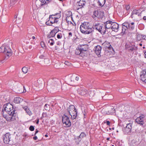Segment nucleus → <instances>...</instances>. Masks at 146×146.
I'll use <instances>...</instances> for the list:
<instances>
[{"instance_id":"1","label":"nucleus","mask_w":146,"mask_h":146,"mask_svg":"<svg viewBox=\"0 0 146 146\" xmlns=\"http://www.w3.org/2000/svg\"><path fill=\"white\" fill-rule=\"evenodd\" d=\"M94 25L90 22H84L80 26L81 32L84 34H89L94 31Z\"/></svg>"},{"instance_id":"2","label":"nucleus","mask_w":146,"mask_h":146,"mask_svg":"<svg viewBox=\"0 0 146 146\" xmlns=\"http://www.w3.org/2000/svg\"><path fill=\"white\" fill-rule=\"evenodd\" d=\"M88 50L87 44H80L75 50V54L82 57H84L87 55V52Z\"/></svg>"},{"instance_id":"3","label":"nucleus","mask_w":146,"mask_h":146,"mask_svg":"<svg viewBox=\"0 0 146 146\" xmlns=\"http://www.w3.org/2000/svg\"><path fill=\"white\" fill-rule=\"evenodd\" d=\"M60 13L61 12L59 11L58 13L50 15L49 19L46 22V24L49 26H52L53 24L57 23L58 21V19L61 17Z\"/></svg>"},{"instance_id":"4","label":"nucleus","mask_w":146,"mask_h":146,"mask_svg":"<svg viewBox=\"0 0 146 146\" xmlns=\"http://www.w3.org/2000/svg\"><path fill=\"white\" fill-rule=\"evenodd\" d=\"M121 32L123 34L127 33L128 29L130 31L133 30L135 28V23L133 22H130L127 21H125L122 25Z\"/></svg>"},{"instance_id":"5","label":"nucleus","mask_w":146,"mask_h":146,"mask_svg":"<svg viewBox=\"0 0 146 146\" xmlns=\"http://www.w3.org/2000/svg\"><path fill=\"white\" fill-rule=\"evenodd\" d=\"M0 52L4 53L5 55L3 57L7 59L11 56L12 52L9 46L3 45L0 47Z\"/></svg>"},{"instance_id":"6","label":"nucleus","mask_w":146,"mask_h":146,"mask_svg":"<svg viewBox=\"0 0 146 146\" xmlns=\"http://www.w3.org/2000/svg\"><path fill=\"white\" fill-rule=\"evenodd\" d=\"M69 114L71 116L72 119H74L76 118L77 116V113L75 107L74 105H70L67 110Z\"/></svg>"},{"instance_id":"7","label":"nucleus","mask_w":146,"mask_h":146,"mask_svg":"<svg viewBox=\"0 0 146 146\" xmlns=\"http://www.w3.org/2000/svg\"><path fill=\"white\" fill-rule=\"evenodd\" d=\"M125 47L130 52L136 51L138 49L137 46H135L134 43L133 42L132 43H126L125 45Z\"/></svg>"},{"instance_id":"8","label":"nucleus","mask_w":146,"mask_h":146,"mask_svg":"<svg viewBox=\"0 0 146 146\" xmlns=\"http://www.w3.org/2000/svg\"><path fill=\"white\" fill-rule=\"evenodd\" d=\"M62 121L63 123L65 124L66 127H70L71 125V122L69 120V117L65 114L62 116Z\"/></svg>"},{"instance_id":"9","label":"nucleus","mask_w":146,"mask_h":146,"mask_svg":"<svg viewBox=\"0 0 146 146\" xmlns=\"http://www.w3.org/2000/svg\"><path fill=\"white\" fill-rule=\"evenodd\" d=\"M145 117L144 115H141L135 119V121L136 123L139 124L140 125L142 126L143 127H144L145 125H143L144 124V120H145Z\"/></svg>"},{"instance_id":"10","label":"nucleus","mask_w":146,"mask_h":146,"mask_svg":"<svg viewBox=\"0 0 146 146\" xmlns=\"http://www.w3.org/2000/svg\"><path fill=\"white\" fill-rule=\"evenodd\" d=\"M132 124L128 123L126 125L125 127H124L123 131L125 134L130 135L132 128Z\"/></svg>"},{"instance_id":"11","label":"nucleus","mask_w":146,"mask_h":146,"mask_svg":"<svg viewBox=\"0 0 146 146\" xmlns=\"http://www.w3.org/2000/svg\"><path fill=\"white\" fill-rule=\"evenodd\" d=\"M60 82L59 80L57 78L53 79L49 83V86L52 89H54L56 87Z\"/></svg>"},{"instance_id":"12","label":"nucleus","mask_w":146,"mask_h":146,"mask_svg":"<svg viewBox=\"0 0 146 146\" xmlns=\"http://www.w3.org/2000/svg\"><path fill=\"white\" fill-rule=\"evenodd\" d=\"M13 106L12 104L9 103L5 104L3 106V108L4 109L2 110V112L3 113L4 111L6 112L9 111V110H10V109H13Z\"/></svg>"},{"instance_id":"13","label":"nucleus","mask_w":146,"mask_h":146,"mask_svg":"<svg viewBox=\"0 0 146 146\" xmlns=\"http://www.w3.org/2000/svg\"><path fill=\"white\" fill-rule=\"evenodd\" d=\"M10 110H9V111L7 112V113L9 115H12V117H11L10 119V121H12L15 120V119L14 117H15L16 115V112H15V108H13V109L12 110L11 109H10Z\"/></svg>"},{"instance_id":"14","label":"nucleus","mask_w":146,"mask_h":146,"mask_svg":"<svg viewBox=\"0 0 146 146\" xmlns=\"http://www.w3.org/2000/svg\"><path fill=\"white\" fill-rule=\"evenodd\" d=\"M11 135L9 133H6L4 135L3 141L4 143L8 144L10 141Z\"/></svg>"},{"instance_id":"15","label":"nucleus","mask_w":146,"mask_h":146,"mask_svg":"<svg viewBox=\"0 0 146 146\" xmlns=\"http://www.w3.org/2000/svg\"><path fill=\"white\" fill-rule=\"evenodd\" d=\"M102 48V47L98 45H97L94 47V50H95V53L98 56H100V54L101 52Z\"/></svg>"},{"instance_id":"16","label":"nucleus","mask_w":146,"mask_h":146,"mask_svg":"<svg viewBox=\"0 0 146 146\" xmlns=\"http://www.w3.org/2000/svg\"><path fill=\"white\" fill-rule=\"evenodd\" d=\"M66 22H67L68 24H72L73 26H75L76 24L74 22L72 17L70 16H67L66 19Z\"/></svg>"},{"instance_id":"17","label":"nucleus","mask_w":146,"mask_h":146,"mask_svg":"<svg viewBox=\"0 0 146 146\" xmlns=\"http://www.w3.org/2000/svg\"><path fill=\"white\" fill-rule=\"evenodd\" d=\"M112 23L113 22L110 21H107L104 23V24L107 31H109V30L111 29V27L112 25Z\"/></svg>"},{"instance_id":"18","label":"nucleus","mask_w":146,"mask_h":146,"mask_svg":"<svg viewBox=\"0 0 146 146\" xmlns=\"http://www.w3.org/2000/svg\"><path fill=\"white\" fill-rule=\"evenodd\" d=\"M119 27V25L117 23L113 22L111 29L113 31L117 32L118 31Z\"/></svg>"},{"instance_id":"19","label":"nucleus","mask_w":146,"mask_h":146,"mask_svg":"<svg viewBox=\"0 0 146 146\" xmlns=\"http://www.w3.org/2000/svg\"><path fill=\"white\" fill-rule=\"evenodd\" d=\"M78 93L81 95L84 96L88 93L87 90L85 88H80L78 90Z\"/></svg>"},{"instance_id":"20","label":"nucleus","mask_w":146,"mask_h":146,"mask_svg":"<svg viewBox=\"0 0 146 146\" xmlns=\"http://www.w3.org/2000/svg\"><path fill=\"white\" fill-rule=\"evenodd\" d=\"M102 45H103L106 48H107L109 50H111L112 49L113 50V48L111 45L110 44V43L107 41H106L104 42L103 44Z\"/></svg>"},{"instance_id":"21","label":"nucleus","mask_w":146,"mask_h":146,"mask_svg":"<svg viewBox=\"0 0 146 146\" xmlns=\"http://www.w3.org/2000/svg\"><path fill=\"white\" fill-rule=\"evenodd\" d=\"M103 27H104L103 28H102V29L100 30H99V32L101 34H103V35L108 34L109 33V31H107V30L106 29L104 24H103Z\"/></svg>"},{"instance_id":"22","label":"nucleus","mask_w":146,"mask_h":146,"mask_svg":"<svg viewBox=\"0 0 146 146\" xmlns=\"http://www.w3.org/2000/svg\"><path fill=\"white\" fill-rule=\"evenodd\" d=\"M23 99L19 97H15L13 100V102L15 104H19L23 102Z\"/></svg>"},{"instance_id":"23","label":"nucleus","mask_w":146,"mask_h":146,"mask_svg":"<svg viewBox=\"0 0 146 146\" xmlns=\"http://www.w3.org/2000/svg\"><path fill=\"white\" fill-rule=\"evenodd\" d=\"M141 15H131V17L135 21H137L140 19Z\"/></svg>"},{"instance_id":"24","label":"nucleus","mask_w":146,"mask_h":146,"mask_svg":"<svg viewBox=\"0 0 146 146\" xmlns=\"http://www.w3.org/2000/svg\"><path fill=\"white\" fill-rule=\"evenodd\" d=\"M98 18L100 19L102 18L104 16V12L102 10H98Z\"/></svg>"},{"instance_id":"25","label":"nucleus","mask_w":146,"mask_h":146,"mask_svg":"<svg viewBox=\"0 0 146 146\" xmlns=\"http://www.w3.org/2000/svg\"><path fill=\"white\" fill-rule=\"evenodd\" d=\"M139 10H133L131 13V15H141V12L143 11H140Z\"/></svg>"},{"instance_id":"26","label":"nucleus","mask_w":146,"mask_h":146,"mask_svg":"<svg viewBox=\"0 0 146 146\" xmlns=\"http://www.w3.org/2000/svg\"><path fill=\"white\" fill-rule=\"evenodd\" d=\"M23 109L29 115H31L32 113L31 111L29 110V108L27 106L23 107Z\"/></svg>"},{"instance_id":"27","label":"nucleus","mask_w":146,"mask_h":146,"mask_svg":"<svg viewBox=\"0 0 146 146\" xmlns=\"http://www.w3.org/2000/svg\"><path fill=\"white\" fill-rule=\"evenodd\" d=\"M86 3V2L80 0V1L78 5L80 7L78 8L77 9H79L81 8L82 7H83L85 5Z\"/></svg>"},{"instance_id":"28","label":"nucleus","mask_w":146,"mask_h":146,"mask_svg":"<svg viewBox=\"0 0 146 146\" xmlns=\"http://www.w3.org/2000/svg\"><path fill=\"white\" fill-rule=\"evenodd\" d=\"M55 34H56L52 30L48 35L47 36V37L48 38H50L51 37H54L55 36Z\"/></svg>"},{"instance_id":"29","label":"nucleus","mask_w":146,"mask_h":146,"mask_svg":"<svg viewBox=\"0 0 146 146\" xmlns=\"http://www.w3.org/2000/svg\"><path fill=\"white\" fill-rule=\"evenodd\" d=\"M102 24H101L99 23H98L97 24H96V25H94V28H95L96 29L98 30V31L99 32V30H100V28L102 27H101Z\"/></svg>"},{"instance_id":"30","label":"nucleus","mask_w":146,"mask_h":146,"mask_svg":"<svg viewBox=\"0 0 146 146\" xmlns=\"http://www.w3.org/2000/svg\"><path fill=\"white\" fill-rule=\"evenodd\" d=\"M93 15H92V17L94 19L96 17L98 18V10L94 11L93 12Z\"/></svg>"},{"instance_id":"31","label":"nucleus","mask_w":146,"mask_h":146,"mask_svg":"<svg viewBox=\"0 0 146 146\" xmlns=\"http://www.w3.org/2000/svg\"><path fill=\"white\" fill-rule=\"evenodd\" d=\"M82 113L84 116V121H85V118H86L88 115V111L86 109H84V111L82 112Z\"/></svg>"},{"instance_id":"32","label":"nucleus","mask_w":146,"mask_h":146,"mask_svg":"<svg viewBox=\"0 0 146 146\" xmlns=\"http://www.w3.org/2000/svg\"><path fill=\"white\" fill-rule=\"evenodd\" d=\"M52 0H40L42 4H41V5H42L46 3H48L49 2L51 1Z\"/></svg>"},{"instance_id":"33","label":"nucleus","mask_w":146,"mask_h":146,"mask_svg":"<svg viewBox=\"0 0 146 146\" xmlns=\"http://www.w3.org/2000/svg\"><path fill=\"white\" fill-rule=\"evenodd\" d=\"M146 74V70L145 69L143 70L140 73V77H142V78H143H143H142V76L143 75H144Z\"/></svg>"},{"instance_id":"34","label":"nucleus","mask_w":146,"mask_h":146,"mask_svg":"<svg viewBox=\"0 0 146 146\" xmlns=\"http://www.w3.org/2000/svg\"><path fill=\"white\" fill-rule=\"evenodd\" d=\"M22 71L25 74L27 73L28 71V68L26 67H23L22 69Z\"/></svg>"},{"instance_id":"35","label":"nucleus","mask_w":146,"mask_h":146,"mask_svg":"<svg viewBox=\"0 0 146 146\" xmlns=\"http://www.w3.org/2000/svg\"><path fill=\"white\" fill-rule=\"evenodd\" d=\"M142 76V78H143H143H142V77H140V80L146 82V74L143 76Z\"/></svg>"},{"instance_id":"36","label":"nucleus","mask_w":146,"mask_h":146,"mask_svg":"<svg viewBox=\"0 0 146 146\" xmlns=\"http://www.w3.org/2000/svg\"><path fill=\"white\" fill-rule=\"evenodd\" d=\"M44 108L46 111H48L50 109V107L49 105L46 104L44 106Z\"/></svg>"},{"instance_id":"37","label":"nucleus","mask_w":146,"mask_h":146,"mask_svg":"<svg viewBox=\"0 0 146 146\" xmlns=\"http://www.w3.org/2000/svg\"><path fill=\"white\" fill-rule=\"evenodd\" d=\"M86 135L83 132H82L80 135L78 136V137L80 139V138H82L84 136H86Z\"/></svg>"},{"instance_id":"38","label":"nucleus","mask_w":146,"mask_h":146,"mask_svg":"<svg viewBox=\"0 0 146 146\" xmlns=\"http://www.w3.org/2000/svg\"><path fill=\"white\" fill-rule=\"evenodd\" d=\"M52 31L54 32L56 34V33L59 31V30L58 29V27H56Z\"/></svg>"},{"instance_id":"39","label":"nucleus","mask_w":146,"mask_h":146,"mask_svg":"<svg viewBox=\"0 0 146 146\" xmlns=\"http://www.w3.org/2000/svg\"><path fill=\"white\" fill-rule=\"evenodd\" d=\"M48 43H50V45L52 46L53 45L54 41L52 39H51L48 41Z\"/></svg>"},{"instance_id":"40","label":"nucleus","mask_w":146,"mask_h":146,"mask_svg":"<svg viewBox=\"0 0 146 146\" xmlns=\"http://www.w3.org/2000/svg\"><path fill=\"white\" fill-rule=\"evenodd\" d=\"M142 35H137V39L138 40H140L142 38Z\"/></svg>"},{"instance_id":"41","label":"nucleus","mask_w":146,"mask_h":146,"mask_svg":"<svg viewBox=\"0 0 146 146\" xmlns=\"http://www.w3.org/2000/svg\"><path fill=\"white\" fill-rule=\"evenodd\" d=\"M39 58L40 59H45L46 58V56L44 55H41L39 56Z\"/></svg>"},{"instance_id":"42","label":"nucleus","mask_w":146,"mask_h":146,"mask_svg":"<svg viewBox=\"0 0 146 146\" xmlns=\"http://www.w3.org/2000/svg\"><path fill=\"white\" fill-rule=\"evenodd\" d=\"M57 37L58 38H61L62 37V34L61 33H59L57 35Z\"/></svg>"},{"instance_id":"43","label":"nucleus","mask_w":146,"mask_h":146,"mask_svg":"<svg viewBox=\"0 0 146 146\" xmlns=\"http://www.w3.org/2000/svg\"><path fill=\"white\" fill-rule=\"evenodd\" d=\"M35 128L34 126L33 125H31L29 127V129L31 131H33L34 130Z\"/></svg>"},{"instance_id":"44","label":"nucleus","mask_w":146,"mask_h":146,"mask_svg":"<svg viewBox=\"0 0 146 146\" xmlns=\"http://www.w3.org/2000/svg\"><path fill=\"white\" fill-rule=\"evenodd\" d=\"M104 123H106V124L107 125L109 126H110V122L109 121H106V122L105 121H104Z\"/></svg>"},{"instance_id":"45","label":"nucleus","mask_w":146,"mask_h":146,"mask_svg":"<svg viewBox=\"0 0 146 146\" xmlns=\"http://www.w3.org/2000/svg\"><path fill=\"white\" fill-rule=\"evenodd\" d=\"M79 10V11H78L77 12L81 15H83L85 14V13H83V11H82V10Z\"/></svg>"},{"instance_id":"46","label":"nucleus","mask_w":146,"mask_h":146,"mask_svg":"<svg viewBox=\"0 0 146 146\" xmlns=\"http://www.w3.org/2000/svg\"><path fill=\"white\" fill-rule=\"evenodd\" d=\"M5 57H3V58L0 59V64L1 63H3L4 62V60L5 59Z\"/></svg>"},{"instance_id":"47","label":"nucleus","mask_w":146,"mask_h":146,"mask_svg":"<svg viewBox=\"0 0 146 146\" xmlns=\"http://www.w3.org/2000/svg\"><path fill=\"white\" fill-rule=\"evenodd\" d=\"M77 139H78L77 141H76L75 142L76 143H77V144H78L79 143V142L81 140V139H80V138H78V137Z\"/></svg>"},{"instance_id":"48","label":"nucleus","mask_w":146,"mask_h":146,"mask_svg":"<svg viewBox=\"0 0 146 146\" xmlns=\"http://www.w3.org/2000/svg\"><path fill=\"white\" fill-rule=\"evenodd\" d=\"M142 38L143 40H146V36L142 35Z\"/></svg>"},{"instance_id":"49","label":"nucleus","mask_w":146,"mask_h":146,"mask_svg":"<svg viewBox=\"0 0 146 146\" xmlns=\"http://www.w3.org/2000/svg\"><path fill=\"white\" fill-rule=\"evenodd\" d=\"M75 80L76 81H78L79 80V76H76V77H75Z\"/></svg>"},{"instance_id":"50","label":"nucleus","mask_w":146,"mask_h":146,"mask_svg":"<svg viewBox=\"0 0 146 146\" xmlns=\"http://www.w3.org/2000/svg\"><path fill=\"white\" fill-rule=\"evenodd\" d=\"M130 8V7L129 5L126 6V9H129Z\"/></svg>"},{"instance_id":"51","label":"nucleus","mask_w":146,"mask_h":146,"mask_svg":"<svg viewBox=\"0 0 146 146\" xmlns=\"http://www.w3.org/2000/svg\"><path fill=\"white\" fill-rule=\"evenodd\" d=\"M69 36L70 37L72 36V33L71 32H70L68 33Z\"/></svg>"},{"instance_id":"52","label":"nucleus","mask_w":146,"mask_h":146,"mask_svg":"<svg viewBox=\"0 0 146 146\" xmlns=\"http://www.w3.org/2000/svg\"><path fill=\"white\" fill-rule=\"evenodd\" d=\"M68 12L69 13V14L70 15L69 16L70 17V16H72V13L71 12V11H69Z\"/></svg>"},{"instance_id":"53","label":"nucleus","mask_w":146,"mask_h":146,"mask_svg":"<svg viewBox=\"0 0 146 146\" xmlns=\"http://www.w3.org/2000/svg\"><path fill=\"white\" fill-rule=\"evenodd\" d=\"M91 7L92 8H96V7L95 6H94V5H92Z\"/></svg>"},{"instance_id":"54","label":"nucleus","mask_w":146,"mask_h":146,"mask_svg":"<svg viewBox=\"0 0 146 146\" xmlns=\"http://www.w3.org/2000/svg\"><path fill=\"white\" fill-rule=\"evenodd\" d=\"M23 137H28V135L27 134H25V133L23 135Z\"/></svg>"},{"instance_id":"55","label":"nucleus","mask_w":146,"mask_h":146,"mask_svg":"<svg viewBox=\"0 0 146 146\" xmlns=\"http://www.w3.org/2000/svg\"><path fill=\"white\" fill-rule=\"evenodd\" d=\"M33 139L35 140H36L37 139V137L36 136H35L33 137Z\"/></svg>"},{"instance_id":"56","label":"nucleus","mask_w":146,"mask_h":146,"mask_svg":"<svg viewBox=\"0 0 146 146\" xmlns=\"http://www.w3.org/2000/svg\"><path fill=\"white\" fill-rule=\"evenodd\" d=\"M38 130H37V129H36L35 132V135H36V134L37 133H38Z\"/></svg>"},{"instance_id":"57","label":"nucleus","mask_w":146,"mask_h":146,"mask_svg":"<svg viewBox=\"0 0 146 146\" xmlns=\"http://www.w3.org/2000/svg\"><path fill=\"white\" fill-rule=\"evenodd\" d=\"M98 4H99V5L100 6H102V4L100 2V1H98Z\"/></svg>"},{"instance_id":"58","label":"nucleus","mask_w":146,"mask_h":146,"mask_svg":"<svg viewBox=\"0 0 146 146\" xmlns=\"http://www.w3.org/2000/svg\"><path fill=\"white\" fill-rule=\"evenodd\" d=\"M36 120H37V121H36V123L37 124H38L39 122V119H37Z\"/></svg>"},{"instance_id":"59","label":"nucleus","mask_w":146,"mask_h":146,"mask_svg":"<svg viewBox=\"0 0 146 146\" xmlns=\"http://www.w3.org/2000/svg\"><path fill=\"white\" fill-rule=\"evenodd\" d=\"M143 19L144 20H146V16H144L143 18Z\"/></svg>"},{"instance_id":"60","label":"nucleus","mask_w":146,"mask_h":146,"mask_svg":"<svg viewBox=\"0 0 146 146\" xmlns=\"http://www.w3.org/2000/svg\"><path fill=\"white\" fill-rule=\"evenodd\" d=\"M145 57L146 58V51H144Z\"/></svg>"},{"instance_id":"61","label":"nucleus","mask_w":146,"mask_h":146,"mask_svg":"<svg viewBox=\"0 0 146 146\" xmlns=\"http://www.w3.org/2000/svg\"><path fill=\"white\" fill-rule=\"evenodd\" d=\"M6 11V10H2V14L4 13V12H5Z\"/></svg>"},{"instance_id":"62","label":"nucleus","mask_w":146,"mask_h":146,"mask_svg":"<svg viewBox=\"0 0 146 146\" xmlns=\"http://www.w3.org/2000/svg\"><path fill=\"white\" fill-rule=\"evenodd\" d=\"M135 132L137 133H138L139 132V131L138 130H137V129H135Z\"/></svg>"},{"instance_id":"63","label":"nucleus","mask_w":146,"mask_h":146,"mask_svg":"<svg viewBox=\"0 0 146 146\" xmlns=\"http://www.w3.org/2000/svg\"><path fill=\"white\" fill-rule=\"evenodd\" d=\"M68 63H69V62H66V61H65V64L67 65H68Z\"/></svg>"},{"instance_id":"64","label":"nucleus","mask_w":146,"mask_h":146,"mask_svg":"<svg viewBox=\"0 0 146 146\" xmlns=\"http://www.w3.org/2000/svg\"><path fill=\"white\" fill-rule=\"evenodd\" d=\"M143 8L144 9H146V4L143 6Z\"/></svg>"}]
</instances>
